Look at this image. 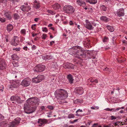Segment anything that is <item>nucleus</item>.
Returning a JSON list of instances; mask_svg holds the SVG:
<instances>
[{
	"instance_id": "nucleus-1",
	"label": "nucleus",
	"mask_w": 127,
	"mask_h": 127,
	"mask_svg": "<svg viewBox=\"0 0 127 127\" xmlns=\"http://www.w3.org/2000/svg\"><path fill=\"white\" fill-rule=\"evenodd\" d=\"M55 95L56 98L59 99H64L66 98L68 96L67 93L64 90L60 89L56 91Z\"/></svg>"
},
{
	"instance_id": "nucleus-2",
	"label": "nucleus",
	"mask_w": 127,
	"mask_h": 127,
	"mask_svg": "<svg viewBox=\"0 0 127 127\" xmlns=\"http://www.w3.org/2000/svg\"><path fill=\"white\" fill-rule=\"evenodd\" d=\"M85 24L84 25L86 28L89 30H92L94 28V27H96L98 25L97 24V20H93L89 21L88 20L85 21Z\"/></svg>"
},
{
	"instance_id": "nucleus-3",
	"label": "nucleus",
	"mask_w": 127,
	"mask_h": 127,
	"mask_svg": "<svg viewBox=\"0 0 127 127\" xmlns=\"http://www.w3.org/2000/svg\"><path fill=\"white\" fill-rule=\"evenodd\" d=\"M32 98H28L27 100L26 103L24 104V109L25 112L27 114L32 113L31 107L32 103Z\"/></svg>"
},
{
	"instance_id": "nucleus-4",
	"label": "nucleus",
	"mask_w": 127,
	"mask_h": 127,
	"mask_svg": "<svg viewBox=\"0 0 127 127\" xmlns=\"http://www.w3.org/2000/svg\"><path fill=\"white\" fill-rule=\"evenodd\" d=\"M75 11V9L73 6L69 5H65L63 8V11L67 14H73Z\"/></svg>"
},
{
	"instance_id": "nucleus-5",
	"label": "nucleus",
	"mask_w": 127,
	"mask_h": 127,
	"mask_svg": "<svg viewBox=\"0 0 127 127\" xmlns=\"http://www.w3.org/2000/svg\"><path fill=\"white\" fill-rule=\"evenodd\" d=\"M78 49L76 53V55L75 56V57L78 58H80L79 56H81L82 57L85 58L86 56V54L84 53V51L83 48L80 46H77Z\"/></svg>"
},
{
	"instance_id": "nucleus-6",
	"label": "nucleus",
	"mask_w": 127,
	"mask_h": 127,
	"mask_svg": "<svg viewBox=\"0 0 127 127\" xmlns=\"http://www.w3.org/2000/svg\"><path fill=\"white\" fill-rule=\"evenodd\" d=\"M44 79V76L43 75H38L37 77L32 78V81L35 83H39Z\"/></svg>"
},
{
	"instance_id": "nucleus-7",
	"label": "nucleus",
	"mask_w": 127,
	"mask_h": 127,
	"mask_svg": "<svg viewBox=\"0 0 127 127\" xmlns=\"http://www.w3.org/2000/svg\"><path fill=\"white\" fill-rule=\"evenodd\" d=\"M10 100L13 101L12 103L16 104V102L20 103L21 102V98L19 96H17L13 95L11 96L10 98Z\"/></svg>"
},
{
	"instance_id": "nucleus-8",
	"label": "nucleus",
	"mask_w": 127,
	"mask_h": 127,
	"mask_svg": "<svg viewBox=\"0 0 127 127\" xmlns=\"http://www.w3.org/2000/svg\"><path fill=\"white\" fill-rule=\"evenodd\" d=\"M39 101L38 98L36 97H32V113L35 110L38 104L37 103Z\"/></svg>"
},
{
	"instance_id": "nucleus-9",
	"label": "nucleus",
	"mask_w": 127,
	"mask_h": 127,
	"mask_svg": "<svg viewBox=\"0 0 127 127\" xmlns=\"http://www.w3.org/2000/svg\"><path fill=\"white\" fill-rule=\"evenodd\" d=\"M45 67V66L44 65L39 64L35 66L33 68V70L34 71L40 72L44 70Z\"/></svg>"
},
{
	"instance_id": "nucleus-10",
	"label": "nucleus",
	"mask_w": 127,
	"mask_h": 127,
	"mask_svg": "<svg viewBox=\"0 0 127 127\" xmlns=\"http://www.w3.org/2000/svg\"><path fill=\"white\" fill-rule=\"evenodd\" d=\"M19 38L17 36H14L13 39L11 41V44L13 45L17 46L19 43Z\"/></svg>"
},
{
	"instance_id": "nucleus-11",
	"label": "nucleus",
	"mask_w": 127,
	"mask_h": 127,
	"mask_svg": "<svg viewBox=\"0 0 127 127\" xmlns=\"http://www.w3.org/2000/svg\"><path fill=\"white\" fill-rule=\"evenodd\" d=\"M48 120L45 119H38V123L39 124L38 126H44L45 124L48 123Z\"/></svg>"
},
{
	"instance_id": "nucleus-12",
	"label": "nucleus",
	"mask_w": 127,
	"mask_h": 127,
	"mask_svg": "<svg viewBox=\"0 0 127 127\" xmlns=\"http://www.w3.org/2000/svg\"><path fill=\"white\" fill-rule=\"evenodd\" d=\"M19 83L18 81H13L11 83L10 86L9 88H17L19 87Z\"/></svg>"
},
{
	"instance_id": "nucleus-13",
	"label": "nucleus",
	"mask_w": 127,
	"mask_h": 127,
	"mask_svg": "<svg viewBox=\"0 0 127 127\" xmlns=\"http://www.w3.org/2000/svg\"><path fill=\"white\" fill-rule=\"evenodd\" d=\"M4 17L10 20L11 19L12 17L10 12L7 10H4Z\"/></svg>"
},
{
	"instance_id": "nucleus-14",
	"label": "nucleus",
	"mask_w": 127,
	"mask_h": 127,
	"mask_svg": "<svg viewBox=\"0 0 127 127\" xmlns=\"http://www.w3.org/2000/svg\"><path fill=\"white\" fill-rule=\"evenodd\" d=\"M116 13L119 17L123 16L125 15L124 9L123 8H121L118 10Z\"/></svg>"
},
{
	"instance_id": "nucleus-15",
	"label": "nucleus",
	"mask_w": 127,
	"mask_h": 127,
	"mask_svg": "<svg viewBox=\"0 0 127 127\" xmlns=\"http://www.w3.org/2000/svg\"><path fill=\"white\" fill-rule=\"evenodd\" d=\"M64 67L65 68L73 69L74 65L72 64L69 63H64L63 64Z\"/></svg>"
},
{
	"instance_id": "nucleus-16",
	"label": "nucleus",
	"mask_w": 127,
	"mask_h": 127,
	"mask_svg": "<svg viewBox=\"0 0 127 127\" xmlns=\"http://www.w3.org/2000/svg\"><path fill=\"white\" fill-rule=\"evenodd\" d=\"M6 65L4 60L0 58V69L3 70L5 69Z\"/></svg>"
},
{
	"instance_id": "nucleus-17",
	"label": "nucleus",
	"mask_w": 127,
	"mask_h": 127,
	"mask_svg": "<svg viewBox=\"0 0 127 127\" xmlns=\"http://www.w3.org/2000/svg\"><path fill=\"white\" fill-rule=\"evenodd\" d=\"M74 46L72 48L69 49V51H70V53L73 55H74L75 56L76 55V53L77 50L78 49L77 46Z\"/></svg>"
},
{
	"instance_id": "nucleus-18",
	"label": "nucleus",
	"mask_w": 127,
	"mask_h": 127,
	"mask_svg": "<svg viewBox=\"0 0 127 127\" xmlns=\"http://www.w3.org/2000/svg\"><path fill=\"white\" fill-rule=\"evenodd\" d=\"M33 2V7L36 9H39L40 7V3L38 1L36 0H32Z\"/></svg>"
},
{
	"instance_id": "nucleus-19",
	"label": "nucleus",
	"mask_w": 127,
	"mask_h": 127,
	"mask_svg": "<svg viewBox=\"0 0 127 127\" xmlns=\"http://www.w3.org/2000/svg\"><path fill=\"white\" fill-rule=\"evenodd\" d=\"M76 4L80 6H82L83 7H85L86 4L83 0H77L76 1Z\"/></svg>"
},
{
	"instance_id": "nucleus-20",
	"label": "nucleus",
	"mask_w": 127,
	"mask_h": 127,
	"mask_svg": "<svg viewBox=\"0 0 127 127\" xmlns=\"http://www.w3.org/2000/svg\"><path fill=\"white\" fill-rule=\"evenodd\" d=\"M76 93L80 95L82 94L83 93V90L81 87H77L76 88Z\"/></svg>"
},
{
	"instance_id": "nucleus-21",
	"label": "nucleus",
	"mask_w": 127,
	"mask_h": 127,
	"mask_svg": "<svg viewBox=\"0 0 127 127\" xmlns=\"http://www.w3.org/2000/svg\"><path fill=\"white\" fill-rule=\"evenodd\" d=\"M30 84V82L28 81V79H25L23 80L21 83L22 85L25 87L28 86Z\"/></svg>"
},
{
	"instance_id": "nucleus-22",
	"label": "nucleus",
	"mask_w": 127,
	"mask_h": 127,
	"mask_svg": "<svg viewBox=\"0 0 127 127\" xmlns=\"http://www.w3.org/2000/svg\"><path fill=\"white\" fill-rule=\"evenodd\" d=\"M29 6H25L24 5H23L21 6L20 9L21 10L23 11H27L28 10L27 9V8H29V9H31V8Z\"/></svg>"
},
{
	"instance_id": "nucleus-23",
	"label": "nucleus",
	"mask_w": 127,
	"mask_h": 127,
	"mask_svg": "<svg viewBox=\"0 0 127 127\" xmlns=\"http://www.w3.org/2000/svg\"><path fill=\"white\" fill-rule=\"evenodd\" d=\"M67 78L69 83L72 84L73 83V79L72 76L71 74H69L67 75Z\"/></svg>"
},
{
	"instance_id": "nucleus-24",
	"label": "nucleus",
	"mask_w": 127,
	"mask_h": 127,
	"mask_svg": "<svg viewBox=\"0 0 127 127\" xmlns=\"http://www.w3.org/2000/svg\"><path fill=\"white\" fill-rule=\"evenodd\" d=\"M83 112V111L81 109H78L76 112V114L75 115L76 116H77L78 117H82V116L84 115L81 114L80 113H79L80 112Z\"/></svg>"
},
{
	"instance_id": "nucleus-25",
	"label": "nucleus",
	"mask_w": 127,
	"mask_h": 127,
	"mask_svg": "<svg viewBox=\"0 0 127 127\" xmlns=\"http://www.w3.org/2000/svg\"><path fill=\"white\" fill-rule=\"evenodd\" d=\"M53 8L55 10L59 9L61 7L60 4L58 3H55L52 5Z\"/></svg>"
},
{
	"instance_id": "nucleus-26",
	"label": "nucleus",
	"mask_w": 127,
	"mask_h": 127,
	"mask_svg": "<svg viewBox=\"0 0 127 127\" xmlns=\"http://www.w3.org/2000/svg\"><path fill=\"white\" fill-rule=\"evenodd\" d=\"M13 28V26L11 24H9L7 25L6 27V30L8 31H11Z\"/></svg>"
},
{
	"instance_id": "nucleus-27",
	"label": "nucleus",
	"mask_w": 127,
	"mask_h": 127,
	"mask_svg": "<svg viewBox=\"0 0 127 127\" xmlns=\"http://www.w3.org/2000/svg\"><path fill=\"white\" fill-rule=\"evenodd\" d=\"M100 19L101 20L106 22L109 21V18H107L105 16H101L100 18Z\"/></svg>"
},
{
	"instance_id": "nucleus-28",
	"label": "nucleus",
	"mask_w": 127,
	"mask_h": 127,
	"mask_svg": "<svg viewBox=\"0 0 127 127\" xmlns=\"http://www.w3.org/2000/svg\"><path fill=\"white\" fill-rule=\"evenodd\" d=\"M52 58V56L50 55H46L42 57L43 59L45 60H50Z\"/></svg>"
},
{
	"instance_id": "nucleus-29",
	"label": "nucleus",
	"mask_w": 127,
	"mask_h": 127,
	"mask_svg": "<svg viewBox=\"0 0 127 127\" xmlns=\"http://www.w3.org/2000/svg\"><path fill=\"white\" fill-rule=\"evenodd\" d=\"M86 1L91 4H95L97 2V0H86Z\"/></svg>"
},
{
	"instance_id": "nucleus-30",
	"label": "nucleus",
	"mask_w": 127,
	"mask_h": 127,
	"mask_svg": "<svg viewBox=\"0 0 127 127\" xmlns=\"http://www.w3.org/2000/svg\"><path fill=\"white\" fill-rule=\"evenodd\" d=\"M30 44L31 45V43L30 44L29 43L28 44H27L26 46H24L23 47V49L25 51H28L30 50V48L29 46L30 45Z\"/></svg>"
},
{
	"instance_id": "nucleus-31",
	"label": "nucleus",
	"mask_w": 127,
	"mask_h": 127,
	"mask_svg": "<svg viewBox=\"0 0 127 127\" xmlns=\"http://www.w3.org/2000/svg\"><path fill=\"white\" fill-rule=\"evenodd\" d=\"M16 124L15 122L14 121L8 124V126L9 127H15L16 126Z\"/></svg>"
},
{
	"instance_id": "nucleus-32",
	"label": "nucleus",
	"mask_w": 127,
	"mask_h": 127,
	"mask_svg": "<svg viewBox=\"0 0 127 127\" xmlns=\"http://www.w3.org/2000/svg\"><path fill=\"white\" fill-rule=\"evenodd\" d=\"M110 32H112L114 31V29L113 27L110 26H106Z\"/></svg>"
},
{
	"instance_id": "nucleus-33",
	"label": "nucleus",
	"mask_w": 127,
	"mask_h": 127,
	"mask_svg": "<svg viewBox=\"0 0 127 127\" xmlns=\"http://www.w3.org/2000/svg\"><path fill=\"white\" fill-rule=\"evenodd\" d=\"M12 59L13 60H16L18 59V56L16 54H14L11 56Z\"/></svg>"
},
{
	"instance_id": "nucleus-34",
	"label": "nucleus",
	"mask_w": 127,
	"mask_h": 127,
	"mask_svg": "<svg viewBox=\"0 0 127 127\" xmlns=\"http://www.w3.org/2000/svg\"><path fill=\"white\" fill-rule=\"evenodd\" d=\"M100 10L103 11H105L107 9L106 7L104 5H102L100 7Z\"/></svg>"
},
{
	"instance_id": "nucleus-35",
	"label": "nucleus",
	"mask_w": 127,
	"mask_h": 127,
	"mask_svg": "<svg viewBox=\"0 0 127 127\" xmlns=\"http://www.w3.org/2000/svg\"><path fill=\"white\" fill-rule=\"evenodd\" d=\"M20 119L19 118H17L15 119V121H14L15 122L16 125L20 123Z\"/></svg>"
},
{
	"instance_id": "nucleus-36",
	"label": "nucleus",
	"mask_w": 127,
	"mask_h": 127,
	"mask_svg": "<svg viewBox=\"0 0 127 127\" xmlns=\"http://www.w3.org/2000/svg\"><path fill=\"white\" fill-rule=\"evenodd\" d=\"M26 31L25 29H23L21 30L20 33L21 34L24 35L26 34Z\"/></svg>"
},
{
	"instance_id": "nucleus-37",
	"label": "nucleus",
	"mask_w": 127,
	"mask_h": 127,
	"mask_svg": "<svg viewBox=\"0 0 127 127\" xmlns=\"http://www.w3.org/2000/svg\"><path fill=\"white\" fill-rule=\"evenodd\" d=\"M14 18L16 19H18L19 18V16L18 14L15 13L14 15Z\"/></svg>"
},
{
	"instance_id": "nucleus-38",
	"label": "nucleus",
	"mask_w": 127,
	"mask_h": 127,
	"mask_svg": "<svg viewBox=\"0 0 127 127\" xmlns=\"http://www.w3.org/2000/svg\"><path fill=\"white\" fill-rule=\"evenodd\" d=\"M74 117V115L73 114H70L68 115V117L69 118H73Z\"/></svg>"
},
{
	"instance_id": "nucleus-39",
	"label": "nucleus",
	"mask_w": 127,
	"mask_h": 127,
	"mask_svg": "<svg viewBox=\"0 0 127 127\" xmlns=\"http://www.w3.org/2000/svg\"><path fill=\"white\" fill-rule=\"evenodd\" d=\"M48 12L51 14L52 15H54L55 14V12L54 11H53L52 10H47Z\"/></svg>"
},
{
	"instance_id": "nucleus-40",
	"label": "nucleus",
	"mask_w": 127,
	"mask_h": 127,
	"mask_svg": "<svg viewBox=\"0 0 127 127\" xmlns=\"http://www.w3.org/2000/svg\"><path fill=\"white\" fill-rule=\"evenodd\" d=\"M47 37V35L45 34H43L42 36H41L42 39H45Z\"/></svg>"
},
{
	"instance_id": "nucleus-41",
	"label": "nucleus",
	"mask_w": 127,
	"mask_h": 127,
	"mask_svg": "<svg viewBox=\"0 0 127 127\" xmlns=\"http://www.w3.org/2000/svg\"><path fill=\"white\" fill-rule=\"evenodd\" d=\"M21 49V48L20 47L18 48H14L13 50L14 51H20Z\"/></svg>"
},
{
	"instance_id": "nucleus-42",
	"label": "nucleus",
	"mask_w": 127,
	"mask_h": 127,
	"mask_svg": "<svg viewBox=\"0 0 127 127\" xmlns=\"http://www.w3.org/2000/svg\"><path fill=\"white\" fill-rule=\"evenodd\" d=\"M12 64L14 67H17L19 66L18 63L13 62Z\"/></svg>"
},
{
	"instance_id": "nucleus-43",
	"label": "nucleus",
	"mask_w": 127,
	"mask_h": 127,
	"mask_svg": "<svg viewBox=\"0 0 127 127\" xmlns=\"http://www.w3.org/2000/svg\"><path fill=\"white\" fill-rule=\"evenodd\" d=\"M119 90H120V89H119V88H117V89L116 90L117 91H118V92H115L116 93V95H118L119 94L120 92L119 91Z\"/></svg>"
},
{
	"instance_id": "nucleus-44",
	"label": "nucleus",
	"mask_w": 127,
	"mask_h": 127,
	"mask_svg": "<svg viewBox=\"0 0 127 127\" xmlns=\"http://www.w3.org/2000/svg\"><path fill=\"white\" fill-rule=\"evenodd\" d=\"M47 108L51 110H52L53 109H54L53 107V106L50 105L48 106H47Z\"/></svg>"
},
{
	"instance_id": "nucleus-45",
	"label": "nucleus",
	"mask_w": 127,
	"mask_h": 127,
	"mask_svg": "<svg viewBox=\"0 0 127 127\" xmlns=\"http://www.w3.org/2000/svg\"><path fill=\"white\" fill-rule=\"evenodd\" d=\"M108 40V38L107 37H105L103 40V42H106Z\"/></svg>"
},
{
	"instance_id": "nucleus-46",
	"label": "nucleus",
	"mask_w": 127,
	"mask_h": 127,
	"mask_svg": "<svg viewBox=\"0 0 127 127\" xmlns=\"http://www.w3.org/2000/svg\"><path fill=\"white\" fill-rule=\"evenodd\" d=\"M4 119V117L2 115L0 114V121Z\"/></svg>"
},
{
	"instance_id": "nucleus-47",
	"label": "nucleus",
	"mask_w": 127,
	"mask_h": 127,
	"mask_svg": "<svg viewBox=\"0 0 127 127\" xmlns=\"http://www.w3.org/2000/svg\"><path fill=\"white\" fill-rule=\"evenodd\" d=\"M103 70H107L110 71L111 70L110 69H109V68H107V67H106Z\"/></svg>"
},
{
	"instance_id": "nucleus-48",
	"label": "nucleus",
	"mask_w": 127,
	"mask_h": 127,
	"mask_svg": "<svg viewBox=\"0 0 127 127\" xmlns=\"http://www.w3.org/2000/svg\"><path fill=\"white\" fill-rule=\"evenodd\" d=\"M42 31L44 32H47V28L46 27L44 28L42 30Z\"/></svg>"
},
{
	"instance_id": "nucleus-49",
	"label": "nucleus",
	"mask_w": 127,
	"mask_h": 127,
	"mask_svg": "<svg viewBox=\"0 0 127 127\" xmlns=\"http://www.w3.org/2000/svg\"><path fill=\"white\" fill-rule=\"evenodd\" d=\"M111 120H115L116 119L117 117H116L114 116H111Z\"/></svg>"
},
{
	"instance_id": "nucleus-50",
	"label": "nucleus",
	"mask_w": 127,
	"mask_h": 127,
	"mask_svg": "<svg viewBox=\"0 0 127 127\" xmlns=\"http://www.w3.org/2000/svg\"><path fill=\"white\" fill-rule=\"evenodd\" d=\"M6 0H0V3H5L7 2Z\"/></svg>"
},
{
	"instance_id": "nucleus-51",
	"label": "nucleus",
	"mask_w": 127,
	"mask_h": 127,
	"mask_svg": "<svg viewBox=\"0 0 127 127\" xmlns=\"http://www.w3.org/2000/svg\"><path fill=\"white\" fill-rule=\"evenodd\" d=\"M0 21L2 22H3L5 21V19L0 17Z\"/></svg>"
},
{
	"instance_id": "nucleus-52",
	"label": "nucleus",
	"mask_w": 127,
	"mask_h": 127,
	"mask_svg": "<svg viewBox=\"0 0 127 127\" xmlns=\"http://www.w3.org/2000/svg\"><path fill=\"white\" fill-rule=\"evenodd\" d=\"M40 108H41V110H44L45 109V107L44 106H41L40 107Z\"/></svg>"
},
{
	"instance_id": "nucleus-53",
	"label": "nucleus",
	"mask_w": 127,
	"mask_h": 127,
	"mask_svg": "<svg viewBox=\"0 0 127 127\" xmlns=\"http://www.w3.org/2000/svg\"><path fill=\"white\" fill-rule=\"evenodd\" d=\"M112 90H113V91H112L111 92V94H112V95L114 93V92H115V88H113Z\"/></svg>"
},
{
	"instance_id": "nucleus-54",
	"label": "nucleus",
	"mask_w": 127,
	"mask_h": 127,
	"mask_svg": "<svg viewBox=\"0 0 127 127\" xmlns=\"http://www.w3.org/2000/svg\"><path fill=\"white\" fill-rule=\"evenodd\" d=\"M3 87H0V92L1 91L2 92L3 91Z\"/></svg>"
},
{
	"instance_id": "nucleus-55",
	"label": "nucleus",
	"mask_w": 127,
	"mask_h": 127,
	"mask_svg": "<svg viewBox=\"0 0 127 127\" xmlns=\"http://www.w3.org/2000/svg\"><path fill=\"white\" fill-rule=\"evenodd\" d=\"M89 80L90 81V82H94V79H89Z\"/></svg>"
},
{
	"instance_id": "nucleus-56",
	"label": "nucleus",
	"mask_w": 127,
	"mask_h": 127,
	"mask_svg": "<svg viewBox=\"0 0 127 127\" xmlns=\"http://www.w3.org/2000/svg\"><path fill=\"white\" fill-rule=\"evenodd\" d=\"M54 41H52L50 42V45H52L53 44H54Z\"/></svg>"
},
{
	"instance_id": "nucleus-57",
	"label": "nucleus",
	"mask_w": 127,
	"mask_h": 127,
	"mask_svg": "<svg viewBox=\"0 0 127 127\" xmlns=\"http://www.w3.org/2000/svg\"><path fill=\"white\" fill-rule=\"evenodd\" d=\"M95 82V83H97L98 82V81L96 79H94V82Z\"/></svg>"
},
{
	"instance_id": "nucleus-58",
	"label": "nucleus",
	"mask_w": 127,
	"mask_h": 127,
	"mask_svg": "<svg viewBox=\"0 0 127 127\" xmlns=\"http://www.w3.org/2000/svg\"><path fill=\"white\" fill-rule=\"evenodd\" d=\"M36 48V47L35 45H33L32 46V50H34Z\"/></svg>"
},
{
	"instance_id": "nucleus-59",
	"label": "nucleus",
	"mask_w": 127,
	"mask_h": 127,
	"mask_svg": "<svg viewBox=\"0 0 127 127\" xmlns=\"http://www.w3.org/2000/svg\"><path fill=\"white\" fill-rule=\"evenodd\" d=\"M111 110H112V111L113 112H116V110L115 108H112Z\"/></svg>"
},
{
	"instance_id": "nucleus-60",
	"label": "nucleus",
	"mask_w": 127,
	"mask_h": 127,
	"mask_svg": "<svg viewBox=\"0 0 127 127\" xmlns=\"http://www.w3.org/2000/svg\"><path fill=\"white\" fill-rule=\"evenodd\" d=\"M37 34L36 33H35L32 32V36L33 37L35 36Z\"/></svg>"
},
{
	"instance_id": "nucleus-61",
	"label": "nucleus",
	"mask_w": 127,
	"mask_h": 127,
	"mask_svg": "<svg viewBox=\"0 0 127 127\" xmlns=\"http://www.w3.org/2000/svg\"><path fill=\"white\" fill-rule=\"evenodd\" d=\"M39 20V18H35L34 19L35 21L37 22Z\"/></svg>"
},
{
	"instance_id": "nucleus-62",
	"label": "nucleus",
	"mask_w": 127,
	"mask_h": 127,
	"mask_svg": "<svg viewBox=\"0 0 127 127\" xmlns=\"http://www.w3.org/2000/svg\"><path fill=\"white\" fill-rule=\"evenodd\" d=\"M78 120V119H76L74 120L73 121V122H72V123H73L75 122H76Z\"/></svg>"
},
{
	"instance_id": "nucleus-63",
	"label": "nucleus",
	"mask_w": 127,
	"mask_h": 127,
	"mask_svg": "<svg viewBox=\"0 0 127 127\" xmlns=\"http://www.w3.org/2000/svg\"><path fill=\"white\" fill-rule=\"evenodd\" d=\"M69 23V25H72L73 24L72 22L71 21H70Z\"/></svg>"
},
{
	"instance_id": "nucleus-64",
	"label": "nucleus",
	"mask_w": 127,
	"mask_h": 127,
	"mask_svg": "<svg viewBox=\"0 0 127 127\" xmlns=\"http://www.w3.org/2000/svg\"><path fill=\"white\" fill-rule=\"evenodd\" d=\"M122 42L124 43H127V41L125 40H122Z\"/></svg>"
}]
</instances>
